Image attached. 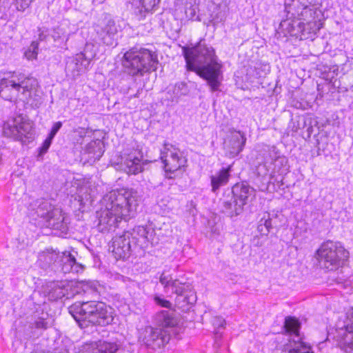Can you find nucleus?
Listing matches in <instances>:
<instances>
[{"mask_svg":"<svg viewBox=\"0 0 353 353\" xmlns=\"http://www.w3.org/2000/svg\"><path fill=\"white\" fill-rule=\"evenodd\" d=\"M257 230L261 235H268L269 233V230L267 229L266 226L263 224L261 220L259 221Z\"/></svg>","mask_w":353,"mask_h":353,"instance_id":"41","label":"nucleus"},{"mask_svg":"<svg viewBox=\"0 0 353 353\" xmlns=\"http://www.w3.org/2000/svg\"><path fill=\"white\" fill-rule=\"evenodd\" d=\"M170 339V334L162 328H145L143 338V343L153 349L160 348L167 344Z\"/></svg>","mask_w":353,"mask_h":353,"instance_id":"15","label":"nucleus"},{"mask_svg":"<svg viewBox=\"0 0 353 353\" xmlns=\"http://www.w3.org/2000/svg\"><path fill=\"white\" fill-rule=\"evenodd\" d=\"M102 153H103V152H99V154H98V157H99V158L101 156Z\"/></svg>","mask_w":353,"mask_h":353,"instance_id":"53","label":"nucleus"},{"mask_svg":"<svg viewBox=\"0 0 353 353\" xmlns=\"http://www.w3.org/2000/svg\"><path fill=\"white\" fill-rule=\"evenodd\" d=\"M232 166L223 168L216 174L210 176L212 191L216 193L221 186L225 185L229 181Z\"/></svg>","mask_w":353,"mask_h":353,"instance_id":"23","label":"nucleus"},{"mask_svg":"<svg viewBox=\"0 0 353 353\" xmlns=\"http://www.w3.org/2000/svg\"><path fill=\"white\" fill-rule=\"evenodd\" d=\"M307 131L309 134L312 133V128H308Z\"/></svg>","mask_w":353,"mask_h":353,"instance_id":"51","label":"nucleus"},{"mask_svg":"<svg viewBox=\"0 0 353 353\" xmlns=\"http://www.w3.org/2000/svg\"><path fill=\"white\" fill-rule=\"evenodd\" d=\"M288 32H291V31H292V30H294V26H293V25H292V26H291V28H288Z\"/></svg>","mask_w":353,"mask_h":353,"instance_id":"50","label":"nucleus"},{"mask_svg":"<svg viewBox=\"0 0 353 353\" xmlns=\"http://www.w3.org/2000/svg\"><path fill=\"white\" fill-rule=\"evenodd\" d=\"M159 281L165 290L170 289L172 293L176 294L175 302L178 307L188 310L190 305L196 303V295L191 283L174 279L165 272L161 274Z\"/></svg>","mask_w":353,"mask_h":353,"instance_id":"8","label":"nucleus"},{"mask_svg":"<svg viewBox=\"0 0 353 353\" xmlns=\"http://www.w3.org/2000/svg\"><path fill=\"white\" fill-rule=\"evenodd\" d=\"M225 17H226V14L225 12L223 13H220L219 15L217 16V19H219V21H223L225 19Z\"/></svg>","mask_w":353,"mask_h":353,"instance_id":"45","label":"nucleus"},{"mask_svg":"<svg viewBox=\"0 0 353 353\" xmlns=\"http://www.w3.org/2000/svg\"><path fill=\"white\" fill-rule=\"evenodd\" d=\"M46 39V34H44L43 32H41L39 34V39L41 40V41H43Z\"/></svg>","mask_w":353,"mask_h":353,"instance_id":"48","label":"nucleus"},{"mask_svg":"<svg viewBox=\"0 0 353 353\" xmlns=\"http://www.w3.org/2000/svg\"><path fill=\"white\" fill-rule=\"evenodd\" d=\"M300 327L301 324L296 319L291 316L285 318L283 329L285 332L294 335L293 343H294V347L290 351L291 352L294 351L296 353H310L308 351H302V349H305V346L299 336Z\"/></svg>","mask_w":353,"mask_h":353,"instance_id":"16","label":"nucleus"},{"mask_svg":"<svg viewBox=\"0 0 353 353\" xmlns=\"http://www.w3.org/2000/svg\"><path fill=\"white\" fill-rule=\"evenodd\" d=\"M157 323L162 328L173 327L178 324V319L172 311L163 310L156 316Z\"/></svg>","mask_w":353,"mask_h":353,"instance_id":"25","label":"nucleus"},{"mask_svg":"<svg viewBox=\"0 0 353 353\" xmlns=\"http://www.w3.org/2000/svg\"><path fill=\"white\" fill-rule=\"evenodd\" d=\"M37 88V79L21 72H8L0 77V97L7 101L20 99L39 108L43 101Z\"/></svg>","mask_w":353,"mask_h":353,"instance_id":"3","label":"nucleus"},{"mask_svg":"<svg viewBox=\"0 0 353 353\" xmlns=\"http://www.w3.org/2000/svg\"><path fill=\"white\" fill-rule=\"evenodd\" d=\"M3 134L22 143H29L34 138L32 123L19 117L4 123Z\"/></svg>","mask_w":353,"mask_h":353,"instance_id":"11","label":"nucleus"},{"mask_svg":"<svg viewBox=\"0 0 353 353\" xmlns=\"http://www.w3.org/2000/svg\"><path fill=\"white\" fill-rule=\"evenodd\" d=\"M130 237L134 245V252L135 257H141L144 255L145 250L150 244L154 245V230L151 227L139 225L134 227L131 231H128Z\"/></svg>","mask_w":353,"mask_h":353,"instance_id":"12","label":"nucleus"},{"mask_svg":"<svg viewBox=\"0 0 353 353\" xmlns=\"http://www.w3.org/2000/svg\"><path fill=\"white\" fill-rule=\"evenodd\" d=\"M172 92L174 95L172 101H177L181 96L187 95L189 92V89L187 84L184 82L176 83L172 88Z\"/></svg>","mask_w":353,"mask_h":353,"instance_id":"30","label":"nucleus"},{"mask_svg":"<svg viewBox=\"0 0 353 353\" xmlns=\"http://www.w3.org/2000/svg\"><path fill=\"white\" fill-rule=\"evenodd\" d=\"M246 142L245 135L240 131H233L224 142V149L230 157L238 155L243 149Z\"/></svg>","mask_w":353,"mask_h":353,"instance_id":"18","label":"nucleus"},{"mask_svg":"<svg viewBox=\"0 0 353 353\" xmlns=\"http://www.w3.org/2000/svg\"><path fill=\"white\" fill-rule=\"evenodd\" d=\"M50 288L49 297L56 301L68 295L70 285L65 281H54L50 283Z\"/></svg>","mask_w":353,"mask_h":353,"instance_id":"26","label":"nucleus"},{"mask_svg":"<svg viewBox=\"0 0 353 353\" xmlns=\"http://www.w3.org/2000/svg\"><path fill=\"white\" fill-rule=\"evenodd\" d=\"M52 140L53 139H50L48 137L45 139L41 146L39 148L38 158H42L43 156L48 152L52 142Z\"/></svg>","mask_w":353,"mask_h":353,"instance_id":"33","label":"nucleus"},{"mask_svg":"<svg viewBox=\"0 0 353 353\" xmlns=\"http://www.w3.org/2000/svg\"><path fill=\"white\" fill-rule=\"evenodd\" d=\"M105 208L97 212V227L100 232L114 230L122 219L131 216L138 205L137 192L130 190H114L103 197Z\"/></svg>","mask_w":353,"mask_h":353,"instance_id":"2","label":"nucleus"},{"mask_svg":"<svg viewBox=\"0 0 353 353\" xmlns=\"http://www.w3.org/2000/svg\"><path fill=\"white\" fill-rule=\"evenodd\" d=\"M134 97H139V92L134 95Z\"/></svg>","mask_w":353,"mask_h":353,"instance_id":"52","label":"nucleus"},{"mask_svg":"<svg viewBox=\"0 0 353 353\" xmlns=\"http://www.w3.org/2000/svg\"><path fill=\"white\" fill-rule=\"evenodd\" d=\"M129 235V232L125 231L121 235L113 238L112 252L117 259H125L131 255L135 256L134 245Z\"/></svg>","mask_w":353,"mask_h":353,"instance_id":"14","label":"nucleus"},{"mask_svg":"<svg viewBox=\"0 0 353 353\" xmlns=\"http://www.w3.org/2000/svg\"><path fill=\"white\" fill-rule=\"evenodd\" d=\"M157 52L141 46H135L126 51L121 60L124 72L132 77H141L150 70L157 69Z\"/></svg>","mask_w":353,"mask_h":353,"instance_id":"5","label":"nucleus"},{"mask_svg":"<svg viewBox=\"0 0 353 353\" xmlns=\"http://www.w3.org/2000/svg\"><path fill=\"white\" fill-rule=\"evenodd\" d=\"M229 193L244 205L248 203L250 199L255 196L254 189L245 182L237 183L234 185Z\"/></svg>","mask_w":353,"mask_h":353,"instance_id":"20","label":"nucleus"},{"mask_svg":"<svg viewBox=\"0 0 353 353\" xmlns=\"http://www.w3.org/2000/svg\"><path fill=\"white\" fill-rule=\"evenodd\" d=\"M121 168L128 174H137L142 171L141 159L136 153L122 157Z\"/></svg>","mask_w":353,"mask_h":353,"instance_id":"22","label":"nucleus"},{"mask_svg":"<svg viewBox=\"0 0 353 353\" xmlns=\"http://www.w3.org/2000/svg\"><path fill=\"white\" fill-rule=\"evenodd\" d=\"M58 264L64 274L79 273L84 268L83 265L77 262L75 256L69 252H64L60 254Z\"/></svg>","mask_w":353,"mask_h":353,"instance_id":"21","label":"nucleus"},{"mask_svg":"<svg viewBox=\"0 0 353 353\" xmlns=\"http://www.w3.org/2000/svg\"><path fill=\"white\" fill-rule=\"evenodd\" d=\"M219 205L221 212L230 218L241 214L245 206L243 204L239 203L234 196L226 192H225L223 197L220 199Z\"/></svg>","mask_w":353,"mask_h":353,"instance_id":"17","label":"nucleus"},{"mask_svg":"<svg viewBox=\"0 0 353 353\" xmlns=\"http://www.w3.org/2000/svg\"><path fill=\"white\" fill-rule=\"evenodd\" d=\"M161 159L164 164L165 176L174 179L181 174L187 165V159L174 145L165 143L161 150Z\"/></svg>","mask_w":353,"mask_h":353,"instance_id":"9","label":"nucleus"},{"mask_svg":"<svg viewBox=\"0 0 353 353\" xmlns=\"http://www.w3.org/2000/svg\"><path fill=\"white\" fill-rule=\"evenodd\" d=\"M303 11L299 14L301 19L307 21L314 18V12L310 8V6H303Z\"/></svg>","mask_w":353,"mask_h":353,"instance_id":"34","label":"nucleus"},{"mask_svg":"<svg viewBox=\"0 0 353 353\" xmlns=\"http://www.w3.org/2000/svg\"><path fill=\"white\" fill-rule=\"evenodd\" d=\"M316 252L321 265L330 271L346 265L350 256L341 243L332 241L322 243Z\"/></svg>","mask_w":353,"mask_h":353,"instance_id":"7","label":"nucleus"},{"mask_svg":"<svg viewBox=\"0 0 353 353\" xmlns=\"http://www.w3.org/2000/svg\"><path fill=\"white\" fill-rule=\"evenodd\" d=\"M38 43L32 42L30 48L25 52L24 55L28 60H32L37 58L38 52Z\"/></svg>","mask_w":353,"mask_h":353,"instance_id":"32","label":"nucleus"},{"mask_svg":"<svg viewBox=\"0 0 353 353\" xmlns=\"http://www.w3.org/2000/svg\"><path fill=\"white\" fill-rule=\"evenodd\" d=\"M344 327L345 332L339 342L340 348L347 353H353V307L347 312Z\"/></svg>","mask_w":353,"mask_h":353,"instance_id":"19","label":"nucleus"},{"mask_svg":"<svg viewBox=\"0 0 353 353\" xmlns=\"http://www.w3.org/2000/svg\"><path fill=\"white\" fill-rule=\"evenodd\" d=\"M93 47L92 44L86 43L83 52L76 55L72 63H74L77 71L85 68L89 65L91 59L95 56V53L91 51Z\"/></svg>","mask_w":353,"mask_h":353,"instance_id":"24","label":"nucleus"},{"mask_svg":"<svg viewBox=\"0 0 353 353\" xmlns=\"http://www.w3.org/2000/svg\"><path fill=\"white\" fill-rule=\"evenodd\" d=\"M29 210L43 219L47 228L66 234L68 230L69 218L59 208L53 206L48 201L38 199L29 205Z\"/></svg>","mask_w":353,"mask_h":353,"instance_id":"6","label":"nucleus"},{"mask_svg":"<svg viewBox=\"0 0 353 353\" xmlns=\"http://www.w3.org/2000/svg\"><path fill=\"white\" fill-rule=\"evenodd\" d=\"M52 37L54 41H59L64 39L67 41L68 39V37L65 34L64 28L59 26L53 29Z\"/></svg>","mask_w":353,"mask_h":353,"instance_id":"31","label":"nucleus"},{"mask_svg":"<svg viewBox=\"0 0 353 353\" xmlns=\"http://www.w3.org/2000/svg\"><path fill=\"white\" fill-rule=\"evenodd\" d=\"M294 0H285V8H288V7L290 6H291V3Z\"/></svg>","mask_w":353,"mask_h":353,"instance_id":"46","label":"nucleus"},{"mask_svg":"<svg viewBox=\"0 0 353 353\" xmlns=\"http://www.w3.org/2000/svg\"><path fill=\"white\" fill-rule=\"evenodd\" d=\"M182 51L188 70L205 80L212 92L219 90L223 81L222 64L214 49L200 43L192 48L183 46Z\"/></svg>","mask_w":353,"mask_h":353,"instance_id":"1","label":"nucleus"},{"mask_svg":"<svg viewBox=\"0 0 353 353\" xmlns=\"http://www.w3.org/2000/svg\"><path fill=\"white\" fill-rule=\"evenodd\" d=\"M290 344L289 345L288 347H286V350H288L289 352V353H296L294 351H292V352L290 351L294 347V343H293V341L291 342V339L290 340Z\"/></svg>","mask_w":353,"mask_h":353,"instance_id":"44","label":"nucleus"},{"mask_svg":"<svg viewBox=\"0 0 353 353\" xmlns=\"http://www.w3.org/2000/svg\"><path fill=\"white\" fill-rule=\"evenodd\" d=\"M212 324L215 327L217 328L224 327L225 321L222 317L216 316L212 320Z\"/></svg>","mask_w":353,"mask_h":353,"instance_id":"40","label":"nucleus"},{"mask_svg":"<svg viewBox=\"0 0 353 353\" xmlns=\"http://www.w3.org/2000/svg\"><path fill=\"white\" fill-rule=\"evenodd\" d=\"M62 125L63 123L61 121L54 123L48 137H50V139H53L58 131L61 128Z\"/></svg>","mask_w":353,"mask_h":353,"instance_id":"38","label":"nucleus"},{"mask_svg":"<svg viewBox=\"0 0 353 353\" xmlns=\"http://www.w3.org/2000/svg\"><path fill=\"white\" fill-rule=\"evenodd\" d=\"M316 0H298V1L303 6H312L314 5Z\"/></svg>","mask_w":353,"mask_h":353,"instance_id":"43","label":"nucleus"},{"mask_svg":"<svg viewBox=\"0 0 353 353\" xmlns=\"http://www.w3.org/2000/svg\"><path fill=\"white\" fill-rule=\"evenodd\" d=\"M60 254L52 249H46L39 255V263L42 268H48L50 265L58 263Z\"/></svg>","mask_w":353,"mask_h":353,"instance_id":"27","label":"nucleus"},{"mask_svg":"<svg viewBox=\"0 0 353 353\" xmlns=\"http://www.w3.org/2000/svg\"><path fill=\"white\" fill-rule=\"evenodd\" d=\"M69 312L81 328L106 326L114 320L113 309L98 301H78L69 307Z\"/></svg>","mask_w":353,"mask_h":353,"instance_id":"4","label":"nucleus"},{"mask_svg":"<svg viewBox=\"0 0 353 353\" xmlns=\"http://www.w3.org/2000/svg\"><path fill=\"white\" fill-rule=\"evenodd\" d=\"M268 157L265 158L264 163L259 166V173H261V170L264 169L265 172L263 174H267L270 171V179H273L275 174H278L281 176V179H275L273 183L277 182L283 184V175L286 174L288 170V159L281 154V152L275 145L268 146Z\"/></svg>","mask_w":353,"mask_h":353,"instance_id":"10","label":"nucleus"},{"mask_svg":"<svg viewBox=\"0 0 353 353\" xmlns=\"http://www.w3.org/2000/svg\"><path fill=\"white\" fill-rule=\"evenodd\" d=\"M95 32L99 39L106 46L117 45V28L115 22L105 14L95 26Z\"/></svg>","mask_w":353,"mask_h":353,"instance_id":"13","label":"nucleus"},{"mask_svg":"<svg viewBox=\"0 0 353 353\" xmlns=\"http://www.w3.org/2000/svg\"><path fill=\"white\" fill-rule=\"evenodd\" d=\"M185 14H186L187 17H188L190 19H193L196 14L195 9L192 7L187 8L185 10Z\"/></svg>","mask_w":353,"mask_h":353,"instance_id":"42","label":"nucleus"},{"mask_svg":"<svg viewBox=\"0 0 353 353\" xmlns=\"http://www.w3.org/2000/svg\"><path fill=\"white\" fill-rule=\"evenodd\" d=\"M261 222L263 225H265L267 229L270 232L271 229L273 228L272 225V220L270 218V214H265L263 216L261 219Z\"/></svg>","mask_w":353,"mask_h":353,"instance_id":"39","label":"nucleus"},{"mask_svg":"<svg viewBox=\"0 0 353 353\" xmlns=\"http://www.w3.org/2000/svg\"><path fill=\"white\" fill-rule=\"evenodd\" d=\"M73 63H72H72H70V65H68V67H70V65H71V64H73Z\"/></svg>","mask_w":353,"mask_h":353,"instance_id":"54","label":"nucleus"},{"mask_svg":"<svg viewBox=\"0 0 353 353\" xmlns=\"http://www.w3.org/2000/svg\"><path fill=\"white\" fill-rule=\"evenodd\" d=\"M118 350V346L114 343L99 341L94 350V353H115Z\"/></svg>","mask_w":353,"mask_h":353,"instance_id":"29","label":"nucleus"},{"mask_svg":"<svg viewBox=\"0 0 353 353\" xmlns=\"http://www.w3.org/2000/svg\"><path fill=\"white\" fill-rule=\"evenodd\" d=\"M35 317L36 319L33 323L35 328L45 330L52 325V318L48 313L42 312L41 316L35 315Z\"/></svg>","mask_w":353,"mask_h":353,"instance_id":"28","label":"nucleus"},{"mask_svg":"<svg viewBox=\"0 0 353 353\" xmlns=\"http://www.w3.org/2000/svg\"><path fill=\"white\" fill-rule=\"evenodd\" d=\"M281 25L282 26H284L285 25L290 26V22L288 21H283V22H281Z\"/></svg>","mask_w":353,"mask_h":353,"instance_id":"49","label":"nucleus"},{"mask_svg":"<svg viewBox=\"0 0 353 353\" xmlns=\"http://www.w3.org/2000/svg\"><path fill=\"white\" fill-rule=\"evenodd\" d=\"M154 301L157 305L163 307L170 308L172 305L169 301L165 300L159 295H155L154 296Z\"/></svg>","mask_w":353,"mask_h":353,"instance_id":"36","label":"nucleus"},{"mask_svg":"<svg viewBox=\"0 0 353 353\" xmlns=\"http://www.w3.org/2000/svg\"><path fill=\"white\" fill-rule=\"evenodd\" d=\"M140 1L145 10L149 12L153 10L160 0H140Z\"/></svg>","mask_w":353,"mask_h":353,"instance_id":"35","label":"nucleus"},{"mask_svg":"<svg viewBox=\"0 0 353 353\" xmlns=\"http://www.w3.org/2000/svg\"><path fill=\"white\" fill-rule=\"evenodd\" d=\"M97 144V141H93V142H91L90 144H89V147H88V150H89V152H91V151L90 150L92 148H94V145Z\"/></svg>","mask_w":353,"mask_h":353,"instance_id":"47","label":"nucleus"},{"mask_svg":"<svg viewBox=\"0 0 353 353\" xmlns=\"http://www.w3.org/2000/svg\"><path fill=\"white\" fill-rule=\"evenodd\" d=\"M32 0H15L16 8L19 11H24L29 7Z\"/></svg>","mask_w":353,"mask_h":353,"instance_id":"37","label":"nucleus"}]
</instances>
